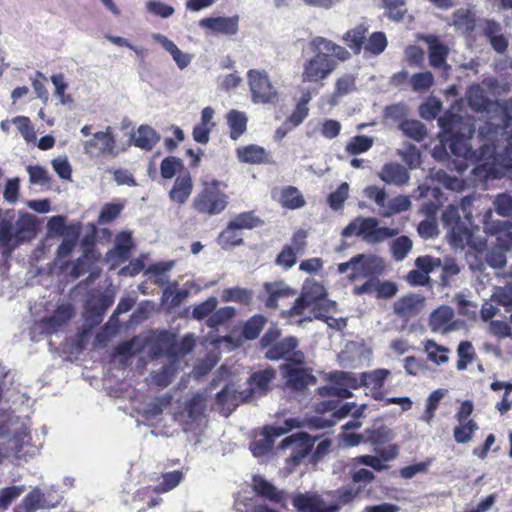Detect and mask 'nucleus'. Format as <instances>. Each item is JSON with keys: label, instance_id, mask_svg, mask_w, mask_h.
<instances>
[{"label": "nucleus", "instance_id": "53", "mask_svg": "<svg viewBox=\"0 0 512 512\" xmlns=\"http://www.w3.org/2000/svg\"><path fill=\"white\" fill-rule=\"evenodd\" d=\"M373 143V138L357 135L347 143L345 150L350 155H357L368 151L373 146Z\"/></svg>", "mask_w": 512, "mask_h": 512}, {"label": "nucleus", "instance_id": "43", "mask_svg": "<svg viewBox=\"0 0 512 512\" xmlns=\"http://www.w3.org/2000/svg\"><path fill=\"white\" fill-rule=\"evenodd\" d=\"M363 272L364 277H371L374 278L378 275L383 274L385 270V261L383 258L377 256V255H366L363 254Z\"/></svg>", "mask_w": 512, "mask_h": 512}, {"label": "nucleus", "instance_id": "19", "mask_svg": "<svg viewBox=\"0 0 512 512\" xmlns=\"http://www.w3.org/2000/svg\"><path fill=\"white\" fill-rule=\"evenodd\" d=\"M263 288L267 294L265 306L269 309H276L279 299L293 297L297 293L283 281L265 282Z\"/></svg>", "mask_w": 512, "mask_h": 512}, {"label": "nucleus", "instance_id": "28", "mask_svg": "<svg viewBox=\"0 0 512 512\" xmlns=\"http://www.w3.org/2000/svg\"><path fill=\"white\" fill-rule=\"evenodd\" d=\"M357 90L356 77L352 74L346 73L337 78L335 88L329 100L332 106L339 103L340 99L353 93Z\"/></svg>", "mask_w": 512, "mask_h": 512}, {"label": "nucleus", "instance_id": "55", "mask_svg": "<svg viewBox=\"0 0 512 512\" xmlns=\"http://www.w3.org/2000/svg\"><path fill=\"white\" fill-rule=\"evenodd\" d=\"M131 234L129 232H121L116 237V244L113 251L109 254H115L121 260H127L130 256L131 249Z\"/></svg>", "mask_w": 512, "mask_h": 512}, {"label": "nucleus", "instance_id": "8", "mask_svg": "<svg viewBox=\"0 0 512 512\" xmlns=\"http://www.w3.org/2000/svg\"><path fill=\"white\" fill-rule=\"evenodd\" d=\"M222 183L216 179L204 181L201 191L193 200V208L201 214L218 215L228 205V195L219 187Z\"/></svg>", "mask_w": 512, "mask_h": 512}, {"label": "nucleus", "instance_id": "58", "mask_svg": "<svg viewBox=\"0 0 512 512\" xmlns=\"http://www.w3.org/2000/svg\"><path fill=\"white\" fill-rule=\"evenodd\" d=\"M237 228H231V224H228L227 228L223 230L218 236V243L223 249H230L235 246L243 244V239L236 233Z\"/></svg>", "mask_w": 512, "mask_h": 512}, {"label": "nucleus", "instance_id": "15", "mask_svg": "<svg viewBox=\"0 0 512 512\" xmlns=\"http://www.w3.org/2000/svg\"><path fill=\"white\" fill-rule=\"evenodd\" d=\"M423 39L428 45L430 65L433 68L442 69L445 72L449 71L451 66L446 61L450 52L449 47L442 43L435 35H427Z\"/></svg>", "mask_w": 512, "mask_h": 512}, {"label": "nucleus", "instance_id": "23", "mask_svg": "<svg viewBox=\"0 0 512 512\" xmlns=\"http://www.w3.org/2000/svg\"><path fill=\"white\" fill-rule=\"evenodd\" d=\"M173 394L166 392L162 395L156 396L146 402L142 409V417L145 420H155L160 417L163 412L169 408L173 401Z\"/></svg>", "mask_w": 512, "mask_h": 512}, {"label": "nucleus", "instance_id": "31", "mask_svg": "<svg viewBox=\"0 0 512 512\" xmlns=\"http://www.w3.org/2000/svg\"><path fill=\"white\" fill-rule=\"evenodd\" d=\"M275 377V370L266 368L261 371L254 372L249 378V389L253 394L264 395L268 389L270 382Z\"/></svg>", "mask_w": 512, "mask_h": 512}, {"label": "nucleus", "instance_id": "51", "mask_svg": "<svg viewBox=\"0 0 512 512\" xmlns=\"http://www.w3.org/2000/svg\"><path fill=\"white\" fill-rule=\"evenodd\" d=\"M411 207V201L408 196L399 195L391 199L385 209L381 212L383 217H390L393 214L401 213L409 210Z\"/></svg>", "mask_w": 512, "mask_h": 512}, {"label": "nucleus", "instance_id": "54", "mask_svg": "<svg viewBox=\"0 0 512 512\" xmlns=\"http://www.w3.org/2000/svg\"><path fill=\"white\" fill-rule=\"evenodd\" d=\"M266 322V318L262 315H255L251 317L243 327V336L245 339H256L259 336L261 330L264 328Z\"/></svg>", "mask_w": 512, "mask_h": 512}, {"label": "nucleus", "instance_id": "13", "mask_svg": "<svg viewBox=\"0 0 512 512\" xmlns=\"http://www.w3.org/2000/svg\"><path fill=\"white\" fill-rule=\"evenodd\" d=\"M116 138L108 126L105 131L96 132L92 138L83 142V151L90 157L115 155Z\"/></svg>", "mask_w": 512, "mask_h": 512}, {"label": "nucleus", "instance_id": "30", "mask_svg": "<svg viewBox=\"0 0 512 512\" xmlns=\"http://www.w3.org/2000/svg\"><path fill=\"white\" fill-rule=\"evenodd\" d=\"M13 226L15 234L14 246H18L35 233V216L25 213L13 223Z\"/></svg>", "mask_w": 512, "mask_h": 512}, {"label": "nucleus", "instance_id": "9", "mask_svg": "<svg viewBox=\"0 0 512 512\" xmlns=\"http://www.w3.org/2000/svg\"><path fill=\"white\" fill-rule=\"evenodd\" d=\"M315 55L303 64L302 81L319 83L328 78L337 68L338 61L321 49H313Z\"/></svg>", "mask_w": 512, "mask_h": 512}, {"label": "nucleus", "instance_id": "12", "mask_svg": "<svg viewBox=\"0 0 512 512\" xmlns=\"http://www.w3.org/2000/svg\"><path fill=\"white\" fill-rule=\"evenodd\" d=\"M317 437L312 438L309 434L299 432L284 438L278 449H290L291 453L287 459L288 463L297 466L311 452Z\"/></svg>", "mask_w": 512, "mask_h": 512}, {"label": "nucleus", "instance_id": "34", "mask_svg": "<svg viewBox=\"0 0 512 512\" xmlns=\"http://www.w3.org/2000/svg\"><path fill=\"white\" fill-rule=\"evenodd\" d=\"M67 230V234L56 251V257L58 260L65 259L71 255L79 238V227L70 226Z\"/></svg>", "mask_w": 512, "mask_h": 512}, {"label": "nucleus", "instance_id": "3", "mask_svg": "<svg viewBox=\"0 0 512 512\" xmlns=\"http://www.w3.org/2000/svg\"><path fill=\"white\" fill-rule=\"evenodd\" d=\"M484 230L496 237V244L487 251L485 260L492 268L505 266L506 252L512 247V222L510 220L494 219V212L488 209L483 215Z\"/></svg>", "mask_w": 512, "mask_h": 512}, {"label": "nucleus", "instance_id": "29", "mask_svg": "<svg viewBox=\"0 0 512 512\" xmlns=\"http://www.w3.org/2000/svg\"><path fill=\"white\" fill-rule=\"evenodd\" d=\"M153 39L161 44V46L171 54L179 69H184L190 64L191 56L182 52L175 43L166 36L156 33L153 34Z\"/></svg>", "mask_w": 512, "mask_h": 512}, {"label": "nucleus", "instance_id": "60", "mask_svg": "<svg viewBox=\"0 0 512 512\" xmlns=\"http://www.w3.org/2000/svg\"><path fill=\"white\" fill-rule=\"evenodd\" d=\"M383 6L388 9L387 17L395 22H400L406 13V0H382Z\"/></svg>", "mask_w": 512, "mask_h": 512}, {"label": "nucleus", "instance_id": "52", "mask_svg": "<svg viewBox=\"0 0 512 512\" xmlns=\"http://www.w3.org/2000/svg\"><path fill=\"white\" fill-rule=\"evenodd\" d=\"M15 234L13 226V217H3L0 220V245L3 247L14 248Z\"/></svg>", "mask_w": 512, "mask_h": 512}, {"label": "nucleus", "instance_id": "5", "mask_svg": "<svg viewBox=\"0 0 512 512\" xmlns=\"http://www.w3.org/2000/svg\"><path fill=\"white\" fill-rule=\"evenodd\" d=\"M438 124L448 137V146L453 155L468 159L476 154L470 144L474 129L469 123H464L460 115L446 112L438 118Z\"/></svg>", "mask_w": 512, "mask_h": 512}, {"label": "nucleus", "instance_id": "2", "mask_svg": "<svg viewBox=\"0 0 512 512\" xmlns=\"http://www.w3.org/2000/svg\"><path fill=\"white\" fill-rule=\"evenodd\" d=\"M475 197L465 196L460 206L448 205L442 213V223L448 230L449 242L455 249L464 250L472 242V212L471 205Z\"/></svg>", "mask_w": 512, "mask_h": 512}, {"label": "nucleus", "instance_id": "64", "mask_svg": "<svg viewBox=\"0 0 512 512\" xmlns=\"http://www.w3.org/2000/svg\"><path fill=\"white\" fill-rule=\"evenodd\" d=\"M237 512H278L265 505H256L251 499L237 498L234 503Z\"/></svg>", "mask_w": 512, "mask_h": 512}, {"label": "nucleus", "instance_id": "50", "mask_svg": "<svg viewBox=\"0 0 512 512\" xmlns=\"http://www.w3.org/2000/svg\"><path fill=\"white\" fill-rule=\"evenodd\" d=\"M235 313V309L230 306L221 307L218 310L215 309L206 321L207 326L217 329L231 320Z\"/></svg>", "mask_w": 512, "mask_h": 512}, {"label": "nucleus", "instance_id": "33", "mask_svg": "<svg viewBox=\"0 0 512 512\" xmlns=\"http://www.w3.org/2000/svg\"><path fill=\"white\" fill-rule=\"evenodd\" d=\"M367 32V26L360 24L355 28L348 30L343 36V40L355 54H359L363 48Z\"/></svg>", "mask_w": 512, "mask_h": 512}, {"label": "nucleus", "instance_id": "32", "mask_svg": "<svg viewBox=\"0 0 512 512\" xmlns=\"http://www.w3.org/2000/svg\"><path fill=\"white\" fill-rule=\"evenodd\" d=\"M237 155L239 160L244 163L260 164L268 162V153L266 150L254 144L238 148Z\"/></svg>", "mask_w": 512, "mask_h": 512}, {"label": "nucleus", "instance_id": "39", "mask_svg": "<svg viewBox=\"0 0 512 512\" xmlns=\"http://www.w3.org/2000/svg\"><path fill=\"white\" fill-rule=\"evenodd\" d=\"M98 257L92 249H85L81 257L74 263L70 275L77 279L86 272L91 271L92 265L97 261Z\"/></svg>", "mask_w": 512, "mask_h": 512}, {"label": "nucleus", "instance_id": "17", "mask_svg": "<svg viewBox=\"0 0 512 512\" xmlns=\"http://www.w3.org/2000/svg\"><path fill=\"white\" fill-rule=\"evenodd\" d=\"M424 298L419 294H409L398 299L393 305L394 313L408 321L417 316L423 308Z\"/></svg>", "mask_w": 512, "mask_h": 512}, {"label": "nucleus", "instance_id": "42", "mask_svg": "<svg viewBox=\"0 0 512 512\" xmlns=\"http://www.w3.org/2000/svg\"><path fill=\"white\" fill-rule=\"evenodd\" d=\"M390 375L388 369H375L369 372L362 373V382L364 387L370 390L381 389L384 385L386 378Z\"/></svg>", "mask_w": 512, "mask_h": 512}, {"label": "nucleus", "instance_id": "56", "mask_svg": "<svg viewBox=\"0 0 512 512\" xmlns=\"http://www.w3.org/2000/svg\"><path fill=\"white\" fill-rule=\"evenodd\" d=\"M491 300L497 305L505 307L506 312L512 310V284L508 283L504 287H496L491 296Z\"/></svg>", "mask_w": 512, "mask_h": 512}, {"label": "nucleus", "instance_id": "45", "mask_svg": "<svg viewBox=\"0 0 512 512\" xmlns=\"http://www.w3.org/2000/svg\"><path fill=\"white\" fill-rule=\"evenodd\" d=\"M229 224H231V228L242 230L259 227L263 224V221L253 211H248L238 214Z\"/></svg>", "mask_w": 512, "mask_h": 512}, {"label": "nucleus", "instance_id": "4", "mask_svg": "<svg viewBox=\"0 0 512 512\" xmlns=\"http://www.w3.org/2000/svg\"><path fill=\"white\" fill-rule=\"evenodd\" d=\"M337 304L327 298L326 289L322 284L314 280H306L302 286L300 296L295 300L293 306L283 315L289 319L313 315L316 311H333Z\"/></svg>", "mask_w": 512, "mask_h": 512}, {"label": "nucleus", "instance_id": "47", "mask_svg": "<svg viewBox=\"0 0 512 512\" xmlns=\"http://www.w3.org/2000/svg\"><path fill=\"white\" fill-rule=\"evenodd\" d=\"M413 247L412 240L405 235L397 237L391 244V254L395 261H403Z\"/></svg>", "mask_w": 512, "mask_h": 512}, {"label": "nucleus", "instance_id": "62", "mask_svg": "<svg viewBox=\"0 0 512 512\" xmlns=\"http://www.w3.org/2000/svg\"><path fill=\"white\" fill-rule=\"evenodd\" d=\"M425 350L428 354V359L437 365L446 363L448 361L449 349L443 346L437 345L434 341L429 340L425 345Z\"/></svg>", "mask_w": 512, "mask_h": 512}, {"label": "nucleus", "instance_id": "38", "mask_svg": "<svg viewBox=\"0 0 512 512\" xmlns=\"http://www.w3.org/2000/svg\"><path fill=\"white\" fill-rule=\"evenodd\" d=\"M329 379L339 386H347L351 389L362 387V373L359 375L348 371H334L330 373Z\"/></svg>", "mask_w": 512, "mask_h": 512}, {"label": "nucleus", "instance_id": "40", "mask_svg": "<svg viewBox=\"0 0 512 512\" xmlns=\"http://www.w3.org/2000/svg\"><path fill=\"white\" fill-rule=\"evenodd\" d=\"M367 440L374 445L387 443L394 439V432L383 424H374L366 430Z\"/></svg>", "mask_w": 512, "mask_h": 512}, {"label": "nucleus", "instance_id": "22", "mask_svg": "<svg viewBox=\"0 0 512 512\" xmlns=\"http://www.w3.org/2000/svg\"><path fill=\"white\" fill-rule=\"evenodd\" d=\"M247 397L243 396L242 392H238L234 385H226L216 395V403L222 407V412L225 416H229L230 413L243 401H246Z\"/></svg>", "mask_w": 512, "mask_h": 512}, {"label": "nucleus", "instance_id": "14", "mask_svg": "<svg viewBox=\"0 0 512 512\" xmlns=\"http://www.w3.org/2000/svg\"><path fill=\"white\" fill-rule=\"evenodd\" d=\"M297 346L298 339L296 337H286L268 348L265 352V358L272 361L286 359L295 365L303 364L305 357L303 352L295 350Z\"/></svg>", "mask_w": 512, "mask_h": 512}, {"label": "nucleus", "instance_id": "21", "mask_svg": "<svg viewBox=\"0 0 512 512\" xmlns=\"http://www.w3.org/2000/svg\"><path fill=\"white\" fill-rule=\"evenodd\" d=\"M73 316V307L70 304L59 306L49 318L42 320L41 325L46 333L52 334L67 325Z\"/></svg>", "mask_w": 512, "mask_h": 512}, {"label": "nucleus", "instance_id": "20", "mask_svg": "<svg viewBox=\"0 0 512 512\" xmlns=\"http://www.w3.org/2000/svg\"><path fill=\"white\" fill-rule=\"evenodd\" d=\"M454 310L450 306L442 305L435 309L429 318V326L433 332L448 333L455 329L450 323L454 318Z\"/></svg>", "mask_w": 512, "mask_h": 512}, {"label": "nucleus", "instance_id": "59", "mask_svg": "<svg viewBox=\"0 0 512 512\" xmlns=\"http://www.w3.org/2000/svg\"><path fill=\"white\" fill-rule=\"evenodd\" d=\"M493 206L495 213L501 217H506V220H509L512 216V196L510 194H498L493 201ZM510 221L512 222L511 219Z\"/></svg>", "mask_w": 512, "mask_h": 512}, {"label": "nucleus", "instance_id": "18", "mask_svg": "<svg viewBox=\"0 0 512 512\" xmlns=\"http://www.w3.org/2000/svg\"><path fill=\"white\" fill-rule=\"evenodd\" d=\"M200 26L225 36H233L238 32L239 16L207 17L200 20Z\"/></svg>", "mask_w": 512, "mask_h": 512}, {"label": "nucleus", "instance_id": "48", "mask_svg": "<svg viewBox=\"0 0 512 512\" xmlns=\"http://www.w3.org/2000/svg\"><path fill=\"white\" fill-rule=\"evenodd\" d=\"M281 203L288 209H298L305 205V200L297 188L288 186L282 191Z\"/></svg>", "mask_w": 512, "mask_h": 512}, {"label": "nucleus", "instance_id": "37", "mask_svg": "<svg viewBox=\"0 0 512 512\" xmlns=\"http://www.w3.org/2000/svg\"><path fill=\"white\" fill-rule=\"evenodd\" d=\"M453 25L456 29L463 32H471L476 26V19L474 13L465 8L457 9L452 14Z\"/></svg>", "mask_w": 512, "mask_h": 512}, {"label": "nucleus", "instance_id": "41", "mask_svg": "<svg viewBox=\"0 0 512 512\" xmlns=\"http://www.w3.org/2000/svg\"><path fill=\"white\" fill-rule=\"evenodd\" d=\"M254 293L252 290L241 287L225 289L222 292V300L225 302H237L243 305L252 303Z\"/></svg>", "mask_w": 512, "mask_h": 512}, {"label": "nucleus", "instance_id": "57", "mask_svg": "<svg viewBox=\"0 0 512 512\" xmlns=\"http://www.w3.org/2000/svg\"><path fill=\"white\" fill-rule=\"evenodd\" d=\"M478 430V425L474 420H468L465 423H460L459 426L454 428V439L457 443L466 444L471 438L472 434Z\"/></svg>", "mask_w": 512, "mask_h": 512}, {"label": "nucleus", "instance_id": "63", "mask_svg": "<svg viewBox=\"0 0 512 512\" xmlns=\"http://www.w3.org/2000/svg\"><path fill=\"white\" fill-rule=\"evenodd\" d=\"M387 47V38L383 32H374L368 38L364 49L373 54L380 55Z\"/></svg>", "mask_w": 512, "mask_h": 512}, {"label": "nucleus", "instance_id": "25", "mask_svg": "<svg viewBox=\"0 0 512 512\" xmlns=\"http://www.w3.org/2000/svg\"><path fill=\"white\" fill-rule=\"evenodd\" d=\"M193 190V181L188 171L180 174L169 192V197L173 202L184 204L190 197Z\"/></svg>", "mask_w": 512, "mask_h": 512}, {"label": "nucleus", "instance_id": "35", "mask_svg": "<svg viewBox=\"0 0 512 512\" xmlns=\"http://www.w3.org/2000/svg\"><path fill=\"white\" fill-rule=\"evenodd\" d=\"M160 141V135L150 126L141 125L137 130L135 146L150 151Z\"/></svg>", "mask_w": 512, "mask_h": 512}, {"label": "nucleus", "instance_id": "16", "mask_svg": "<svg viewBox=\"0 0 512 512\" xmlns=\"http://www.w3.org/2000/svg\"><path fill=\"white\" fill-rule=\"evenodd\" d=\"M283 377L286 379V384L294 390H302L310 383L315 381L307 369L294 366L290 363H285L280 366Z\"/></svg>", "mask_w": 512, "mask_h": 512}, {"label": "nucleus", "instance_id": "24", "mask_svg": "<svg viewBox=\"0 0 512 512\" xmlns=\"http://www.w3.org/2000/svg\"><path fill=\"white\" fill-rule=\"evenodd\" d=\"M378 176L385 183L396 186L406 184L410 178L407 169L403 165L395 162L385 164Z\"/></svg>", "mask_w": 512, "mask_h": 512}, {"label": "nucleus", "instance_id": "6", "mask_svg": "<svg viewBox=\"0 0 512 512\" xmlns=\"http://www.w3.org/2000/svg\"><path fill=\"white\" fill-rule=\"evenodd\" d=\"M397 229L379 227V220L374 217H356L341 232L345 238L352 235L361 237L368 244H378L398 235Z\"/></svg>", "mask_w": 512, "mask_h": 512}, {"label": "nucleus", "instance_id": "11", "mask_svg": "<svg viewBox=\"0 0 512 512\" xmlns=\"http://www.w3.org/2000/svg\"><path fill=\"white\" fill-rule=\"evenodd\" d=\"M251 99L257 104L273 103L277 99V90L271 84L265 70L250 69L247 73Z\"/></svg>", "mask_w": 512, "mask_h": 512}, {"label": "nucleus", "instance_id": "36", "mask_svg": "<svg viewBox=\"0 0 512 512\" xmlns=\"http://www.w3.org/2000/svg\"><path fill=\"white\" fill-rule=\"evenodd\" d=\"M328 311H324V310H319V311H316L313 315H307V316H304L302 318H300L299 320L296 321V323H298L299 325H302L304 322H311L315 319L317 320H321L323 322H325L328 327L334 329V330H337V331H341L342 329H344L347 325V321L345 318H334L332 316H328L326 313Z\"/></svg>", "mask_w": 512, "mask_h": 512}, {"label": "nucleus", "instance_id": "26", "mask_svg": "<svg viewBox=\"0 0 512 512\" xmlns=\"http://www.w3.org/2000/svg\"><path fill=\"white\" fill-rule=\"evenodd\" d=\"M310 46L312 49H321L328 53L336 61H346L350 58V53L344 47L321 36L314 37L310 42Z\"/></svg>", "mask_w": 512, "mask_h": 512}, {"label": "nucleus", "instance_id": "1", "mask_svg": "<svg viewBox=\"0 0 512 512\" xmlns=\"http://www.w3.org/2000/svg\"><path fill=\"white\" fill-rule=\"evenodd\" d=\"M469 106L475 112L486 113L489 116L484 125L478 129L479 136L486 142L480 147L476 157L479 164L473 169V174L480 179H499L506 171L512 169V158L503 159L502 164H498L496 148L493 142L498 136L506 134V147L508 153L512 147V135L507 133L512 117L506 108L502 107L497 101H492L486 95L485 90L479 85L471 86L467 93Z\"/></svg>", "mask_w": 512, "mask_h": 512}, {"label": "nucleus", "instance_id": "46", "mask_svg": "<svg viewBox=\"0 0 512 512\" xmlns=\"http://www.w3.org/2000/svg\"><path fill=\"white\" fill-rule=\"evenodd\" d=\"M400 129L409 138L421 142L427 136L426 127L418 120H405L400 124Z\"/></svg>", "mask_w": 512, "mask_h": 512}, {"label": "nucleus", "instance_id": "27", "mask_svg": "<svg viewBox=\"0 0 512 512\" xmlns=\"http://www.w3.org/2000/svg\"><path fill=\"white\" fill-rule=\"evenodd\" d=\"M253 490L261 497L275 503H282L285 500L283 491L278 490L272 483L261 476L253 477Z\"/></svg>", "mask_w": 512, "mask_h": 512}, {"label": "nucleus", "instance_id": "61", "mask_svg": "<svg viewBox=\"0 0 512 512\" xmlns=\"http://www.w3.org/2000/svg\"><path fill=\"white\" fill-rule=\"evenodd\" d=\"M105 313L100 310L97 303H95L94 300H89L86 302L85 305V322L89 328H93L97 325H99L103 320V315Z\"/></svg>", "mask_w": 512, "mask_h": 512}, {"label": "nucleus", "instance_id": "7", "mask_svg": "<svg viewBox=\"0 0 512 512\" xmlns=\"http://www.w3.org/2000/svg\"><path fill=\"white\" fill-rule=\"evenodd\" d=\"M358 491L353 488H340L335 491L337 502L326 505L324 499L317 494L299 493L293 497V505L298 512H338L340 504L352 502Z\"/></svg>", "mask_w": 512, "mask_h": 512}, {"label": "nucleus", "instance_id": "10", "mask_svg": "<svg viewBox=\"0 0 512 512\" xmlns=\"http://www.w3.org/2000/svg\"><path fill=\"white\" fill-rule=\"evenodd\" d=\"M206 398L197 393L186 400L183 409L175 414L184 431H195L205 420Z\"/></svg>", "mask_w": 512, "mask_h": 512}, {"label": "nucleus", "instance_id": "44", "mask_svg": "<svg viewBox=\"0 0 512 512\" xmlns=\"http://www.w3.org/2000/svg\"><path fill=\"white\" fill-rule=\"evenodd\" d=\"M227 121L231 129V139L237 140L246 130V115L243 112L231 110L227 115Z\"/></svg>", "mask_w": 512, "mask_h": 512}, {"label": "nucleus", "instance_id": "49", "mask_svg": "<svg viewBox=\"0 0 512 512\" xmlns=\"http://www.w3.org/2000/svg\"><path fill=\"white\" fill-rule=\"evenodd\" d=\"M183 169V160L176 156H168L160 164V174L163 179H172L178 171Z\"/></svg>", "mask_w": 512, "mask_h": 512}]
</instances>
